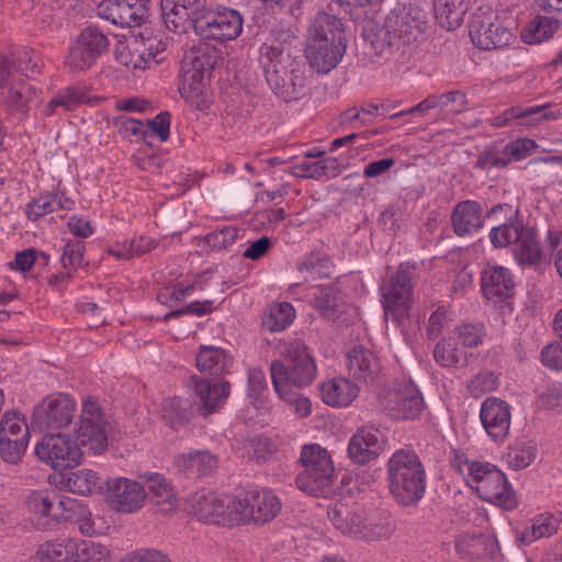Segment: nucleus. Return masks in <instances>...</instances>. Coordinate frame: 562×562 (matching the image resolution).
Wrapping results in <instances>:
<instances>
[{"label":"nucleus","mask_w":562,"mask_h":562,"mask_svg":"<svg viewBox=\"0 0 562 562\" xmlns=\"http://www.w3.org/2000/svg\"><path fill=\"white\" fill-rule=\"evenodd\" d=\"M426 27L422 9L397 3L385 15L382 24L372 22L363 27V38L371 48V64L387 65L392 72L407 68L413 56V45L423 38Z\"/></svg>","instance_id":"f257e3e1"},{"label":"nucleus","mask_w":562,"mask_h":562,"mask_svg":"<svg viewBox=\"0 0 562 562\" xmlns=\"http://www.w3.org/2000/svg\"><path fill=\"white\" fill-rule=\"evenodd\" d=\"M259 64L272 92L285 102L297 100L305 90L306 65L292 54L286 41L272 40L261 45Z\"/></svg>","instance_id":"f03ea898"},{"label":"nucleus","mask_w":562,"mask_h":562,"mask_svg":"<svg viewBox=\"0 0 562 562\" xmlns=\"http://www.w3.org/2000/svg\"><path fill=\"white\" fill-rule=\"evenodd\" d=\"M340 498L329 506L328 516L345 533L368 541L389 539L396 525L387 512L366 509L353 501V494H339Z\"/></svg>","instance_id":"7ed1b4c3"},{"label":"nucleus","mask_w":562,"mask_h":562,"mask_svg":"<svg viewBox=\"0 0 562 562\" xmlns=\"http://www.w3.org/2000/svg\"><path fill=\"white\" fill-rule=\"evenodd\" d=\"M221 59V50L209 44L194 45L184 52L178 90L182 98L198 109L206 104L205 94L212 71Z\"/></svg>","instance_id":"20e7f679"},{"label":"nucleus","mask_w":562,"mask_h":562,"mask_svg":"<svg viewBox=\"0 0 562 562\" xmlns=\"http://www.w3.org/2000/svg\"><path fill=\"white\" fill-rule=\"evenodd\" d=\"M413 270L407 262H403L380 285L385 321L398 327L408 344L414 340L415 329L418 328V322H412L408 314L413 295Z\"/></svg>","instance_id":"39448f33"},{"label":"nucleus","mask_w":562,"mask_h":562,"mask_svg":"<svg viewBox=\"0 0 562 562\" xmlns=\"http://www.w3.org/2000/svg\"><path fill=\"white\" fill-rule=\"evenodd\" d=\"M284 360L270 363V374L274 390L283 387H304L312 384L317 369L314 358L301 340L290 341L282 351Z\"/></svg>","instance_id":"423d86ee"},{"label":"nucleus","mask_w":562,"mask_h":562,"mask_svg":"<svg viewBox=\"0 0 562 562\" xmlns=\"http://www.w3.org/2000/svg\"><path fill=\"white\" fill-rule=\"evenodd\" d=\"M113 425L98 402L87 400L82 403L78 426L75 429L79 447L93 454H102L108 450L109 438Z\"/></svg>","instance_id":"0eeeda50"},{"label":"nucleus","mask_w":562,"mask_h":562,"mask_svg":"<svg viewBox=\"0 0 562 562\" xmlns=\"http://www.w3.org/2000/svg\"><path fill=\"white\" fill-rule=\"evenodd\" d=\"M243 30L240 13L220 4L206 5L193 31L202 40L224 42L235 40Z\"/></svg>","instance_id":"6e6552de"},{"label":"nucleus","mask_w":562,"mask_h":562,"mask_svg":"<svg viewBox=\"0 0 562 562\" xmlns=\"http://www.w3.org/2000/svg\"><path fill=\"white\" fill-rule=\"evenodd\" d=\"M515 244L514 257L520 266H531L541 258V248L536 239V231L525 227L521 221L494 225V247Z\"/></svg>","instance_id":"1a4fd4ad"},{"label":"nucleus","mask_w":562,"mask_h":562,"mask_svg":"<svg viewBox=\"0 0 562 562\" xmlns=\"http://www.w3.org/2000/svg\"><path fill=\"white\" fill-rule=\"evenodd\" d=\"M187 503L189 513L204 524L237 526V497L233 494H192Z\"/></svg>","instance_id":"9d476101"},{"label":"nucleus","mask_w":562,"mask_h":562,"mask_svg":"<svg viewBox=\"0 0 562 562\" xmlns=\"http://www.w3.org/2000/svg\"><path fill=\"white\" fill-rule=\"evenodd\" d=\"M304 470L296 477L303 492H315L327 487L334 480V465L328 452L318 445H305L301 451Z\"/></svg>","instance_id":"9b49d317"},{"label":"nucleus","mask_w":562,"mask_h":562,"mask_svg":"<svg viewBox=\"0 0 562 562\" xmlns=\"http://www.w3.org/2000/svg\"><path fill=\"white\" fill-rule=\"evenodd\" d=\"M108 36L97 26L89 25L78 35L66 56V66L70 71L89 69L109 48Z\"/></svg>","instance_id":"f8f14e48"},{"label":"nucleus","mask_w":562,"mask_h":562,"mask_svg":"<svg viewBox=\"0 0 562 562\" xmlns=\"http://www.w3.org/2000/svg\"><path fill=\"white\" fill-rule=\"evenodd\" d=\"M75 409L76 402L68 395L59 393L47 396L34 407L32 427L41 431L67 427L72 420Z\"/></svg>","instance_id":"ddd939ff"},{"label":"nucleus","mask_w":562,"mask_h":562,"mask_svg":"<svg viewBox=\"0 0 562 562\" xmlns=\"http://www.w3.org/2000/svg\"><path fill=\"white\" fill-rule=\"evenodd\" d=\"M35 453L55 471H64L77 467L83 451L69 436L57 434L44 436L36 445Z\"/></svg>","instance_id":"4468645a"},{"label":"nucleus","mask_w":562,"mask_h":562,"mask_svg":"<svg viewBox=\"0 0 562 562\" xmlns=\"http://www.w3.org/2000/svg\"><path fill=\"white\" fill-rule=\"evenodd\" d=\"M389 477L391 485L402 487L404 492H424L426 487L424 465L412 451L398 450L391 457Z\"/></svg>","instance_id":"2eb2a0df"},{"label":"nucleus","mask_w":562,"mask_h":562,"mask_svg":"<svg viewBox=\"0 0 562 562\" xmlns=\"http://www.w3.org/2000/svg\"><path fill=\"white\" fill-rule=\"evenodd\" d=\"M150 0H102L98 14L121 27H139L149 21Z\"/></svg>","instance_id":"dca6fc26"},{"label":"nucleus","mask_w":562,"mask_h":562,"mask_svg":"<svg viewBox=\"0 0 562 562\" xmlns=\"http://www.w3.org/2000/svg\"><path fill=\"white\" fill-rule=\"evenodd\" d=\"M189 381L198 412L204 417L223 407L231 394V384L223 378H203L193 374Z\"/></svg>","instance_id":"f3484780"},{"label":"nucleus","mask_w":562,"mask_h":562,"mask_svg":"<svg viewBox=\"0 0 562 562\" xmlns=\"http://www.w3.org/2000/svg\"><path fill=\"white\" fill-rule=\"evenodd\" d=\"M382 405L393 419H415L425 407L424 398L413 382H401L389 390Z\"/></svg>","instance_id":"a211bd4d"},{"label":"nucleus","mask_w":562,"mask_h":562,"mask_svg":"<svg viewBox=\"0 0 562 562\" xmlns=\"http://www.w3.org/2000/svg\"><path fill=\"white\" fill-rule=\"evenodd\" d=\"M206 0H160V10L165 25L178 34L194 27L198 18L205 10Z\"/></svg>","instance_id":"6ab92c4d"},{"label":"nucleus","mask_w":562,"mask_h":562,"mask_svg":"<svg viewBox=\"0 0 562 562\" xmlns=\"http://www.w3.org/2000/svg\"><path fill=\"white\" fill-rule=\"evenodd\" d=\"M237 526L247 522L266 524L281 510V502L274 494H245L237 497Z\"/></svg>","instance_id":"aec40b11"},{"label":"nucleus","mask_w":562,"mask_h":562,"mask_svg":"<svg viewBox=\"0 0 562 562\" xmlns=\"http://www.w3.org/2000/svg\"><path fill=\"white\" fill-rule=\"evenodd\" d=\"M347 368L355 381L368 384L379 378L382 366L373 351L358 345L347 353Z\"/></svg>","instance_id":"412c9836"},{"label":"nucleus","mask_w":562,"mask_h":562,"mask_svg":"<svg viewBox=\"0 0 562 562\" xmlns=\"http://www.w3.org/2000/svg\"><path fill=\"white\" fill-rule=\"evenodd\" d=\"M454 550L467 562H481L492 553V535L475 530L461 532L454 538Z\"/></svg>","instance_id":"4be33fe9"},{"label":"nucleus","mask_w":562,"mask_h":562,"mask_svg":"<svg viewBox=\"0 0 562 562\" xmlns=\"http://www.w3.org/2000/svg\"><path fill=\"white\" fill-rule=\"evenodd\" d=\"M25 505L31 522L38 530H49L57 525L58 494H29Z\"/></svg>","instance_id":"5701e85b"},{"label":"nucleus","mask_w":562,"mask_h":562,"mask_svg":"<svg viewBox=\"0 0 562 562\" xmlns=\"http://www.w3.org/2000/svg\"><path fill=\"white\" fill-rule=\"evenodd\" d=\"M347 44L312 43L308 42L305 53L310 67L317 74H328L333 70L346 52Z\"/></svg>","instance_id":"b1692460"},{"label":"nucleus","mask_w":562,"mask_h":562,"mask_svg":"<svg viewBox=\"0 0 562 562\" xmlns=\"http://www.w3.org/2000/svg\"><path fill=\"white\" fill-rule=\"evenodd\" d=\"M381 450L379 430L373 427H362L351 437L348 456L353 462L364 464L378 458Z\"/></svg>","instance_id":"393cba45"},{"label":"nucleus","mask_w":562,"mask_h":562,"mask_svg":"<svg viewBox=\"0 0 562 562\" xmlns=\"http://www.w3.org/2000/svg\"><path fill=\"white\" fill-rule=\"evenodd\" d=\"M232 364L233 357L221 347L200 346L195 355V366L200 373L213 378L228 373Z\"/></svg>","instance_id":"a878e982"},{"label":"nucleus","mask_w":562,"mask_h":562,"mask_svg":"<svg viewBox=\"0 0 562 562\" xmlns=\"http://www.w3.org/2000/svg\"><path fill=\"white\" fill-rule=\"evenodd\" d=\"M451 223L458 236L477 232L484 224L481 204L471 200L458 203L452 211Z\"/></svg>","instance_id":"bb28decb"},{"label":"nucleus","mask_w":562,"mask_h":562,"mask_svg":"<svg viewBox=\"0 0 562 562\" xmlns=\"http://www.w3.org/2000/svg\"><path fill=\"white\" fill-rule=\"evenodd\" d=\"M312 43H340L346 44V35L342 22L327 12H319L312 21L310 27Z\"/></svg>","instance_id":"cd10ccee"},{"label":"nucleus","mask_w":562,"mask_h":562,"mask_svg":"<svg viewBox=\"0 0 562 562\" xmlns=\"http://www.w3.org/2000/svg\"><path fill=\"white\" fill-rule=\"evenodd\" d=\"M171 492L173 486L171 482L161 473L144 472L139 473L135 480L123 476H115V485L113 492Z\"/></svg>","instance_id":"c85d7f7f"},{"label":"nucleus","mask_w":562,"mask_h":562,"mask_svg":"<svg viewBox=\"0 0 562 562\" xmlns=\"http://www.w3.org/2000/svg\"><path fill=\"white\" fill-rule=\"evenodd\" d=\"M476 11L473 13L469 26V33L475 47L482 50L492 48V13L488 3L484 0H475Z\"/></svg>","instance_id":"c756f323"},{"label":"nucleus","mask_w":562,"mask_h":562,"mask_svg":"<svg viewBox=\"0 0 562 562\" xmlns=\"http://www.w3.org/2000/svg\"><path fill=\"white\" fill-rule=\"evenodd\" d=\"M561 522V512L539 514L530 520L529 526L517 535V540L529 544L541 538L551 537L558 532Z\"/></svg>","instance_id":"7c9ffc66"},{"label":"nucleus","mask_w":562,"mask_h":562,"mask_svg":"<svg viewBox=\"0 0 562 562\" xmlns=\"http://www.w3.org/2000/svg\"><path fill=\"white\" fill-rule=\"evenodd\" d=\"M67 492H108L114 491V477H100L92 470H78L66 474Z\"/></svg>","instance_id":"2f4dec72"},{"label":"nucleus","mask_w":562,"mask_h":562,"mask_svg":"<svg viewBox=\"0 0 562 562\" xmlns=\"http://www.w3.org/2000/svg\"><path fill=\"white\" fill-rule=\"evenodd\" d=\"M358 394L359 386L344 378L324 382L321 386L323 402L335 407L348 406Z\"/></svg>","instance_id":"473e14b6"},{"label":"nucleus","mask_w":562,"mask_h":562,"mask_svg":"<svg viewBox=\"0 0 562 562\" xmlns=\"http://www.w3.org/2000/svg\"><path fill=\"white\" fill-rule=\"evenodd\" d=\"M469 0H434L436 18L447 30H456L463 21Z\"/></svg>","instance_id":"72a5a7b5"},{"label":"nucleus","mask_w":562,"mask_h":562,"mask_svg":"<svg viewBox=\"0 0 562 562\" xmlns=\"http://www.w3.org/2000/svg\"><path fill=\"white\" fill-rule=\"evenodd\" d=\"M560 26L549 14H538L522 29L520 37L527 44H540L552 37Z\"/></svg>","instance_id":"f704fd0d"},{"label":"nucleus","mask_w":562,"mask_h":562,"mask_svg":"<svg viewBox=\"0 0 562 562\" xmlns=\"http://www.w3.org/2000/svg\"><path fill=\"white\" fill-rule=\"evenodd\" d=\"M515 283L512 273L504 267H494V307L499 306L512 312L513 299L515 295Z\"/></svg>","instance_id":"c9c22d12"},{"label":"nucleus","mask_w":562,"mask_h":562,"mask_svg":"<svg viewBox=\"0 0 562 562\" xmlns=\"http://www.w3.org/2000/svg\"><path fill=\"white\" fill-rule=\"evenodd\" d=\"M162 418L175 429L187 425L193 417L192 405L181 397H167L161 404Z\"/></svg>","instance_id":"e433bc0d"},{"label":"nucleus","mask_w":562,"mask_h":562,"mask_svg":"<svg viewBox=\"0 0 562 562\" xmlns=\"http://www.w3.org/2000/svg\"><path fill=\"white\" fill-rule=\"evenodd\" d=\"M293 173L296 177L319 180L334 178L339 175V162L336 158L327 157L318 161H301L294 166Z\"/></svg>","instance_id":"4c0bfd02"},{"label":"nucleus","mask_w":562,"mask_h":562,"mask_svg":"<svg viewBox=\"0 0 562 562\" xmlns=\"http://www.w3.org/2000/svg\"><path fill=\"white\" fill-rule=\"evenodd\" d=\"M87 99L86 91L79 87L71 86L60 89L44 109L46 116L54 115L58 108L64 111H72Z\"/></svg>","instance_id":"58836bf2"},{"label":"nucleus","mask_w":562,"mask_h":562,"mask_svg":"<svg viewBox=\"0 0 562 562\" xmlns=\"http://www.w3.org/2000/svg\"><path fill=\"white\" fill-rule=\"evenodd\" d=\"M217 465V460L209 452H194L182 456L177 460V467L187 474L204 476L210 474Z\"/></svg>","instance_id":"ea45409f"},{"label":"nucleus","mask_w":562,"mask_h":562,"mask_svg":"<svg viewBox=\"0 0 562 562\" xmlns=\"http://www.w3.org/2000/svg\"><path fill=\"white\" fill-rule=\"evenodd\" d=\"M37 562H75V547L69 542L46 541L38 546Z\"/></svg>","instance_id":"a19ab883"},{"label":"nucleus","mask_w":562,"mask_h":562,"mask_svg":"<svg viewBox=\"0 0 562 562\" xmlns=\"http://www.w3.org/2000/svg\"><path fill=\"white\" fill-rule=\"evenodd\" d=\"M295 311L288 302L272 305L262 317V326L271 333L284 330L294 319Z\"/></svg>","instance_id":"79ce46f5"},{"label":"nucleus","mask_w":562,"mask_h":562,"mask_svg":"<svg viewBox=\"0 0 562 562\" xmlns=\"http://www.w3.org/2000/svg\"><path fill=\"white\" fill-rule=\"evenodd\" d=\"M158 241L151 237L138 236L122 244H116L109 249V252L119 259H130L134 256H142L156 248Z\"/></svg>","instance_id":"37998d69"},{"label":"nucleus","mask_w":562,"mask_h":562,"mask_svg":"<svg viewBox=\"0 0 562 562\" xmlns=\"http://www.w3.org/2000/svg\"><path fill=\"white\" fill-rule=\"evenodd\" d=\"M33 90L26 86L23 80L19 81L18 87L9 86V90L4 98V103L10 113H20L26 116L29 103L33 97Z\"/></svg>","instance_id":"c03bdc74"},{"label":"nucleus","mask_w":562,"mask_h":562,"mask_svg":"<svg viewBox=\"0 0 562 562\" xmlns=\"http://www.w3.org/2000/svg\"><path fill=\"white\" fill-rule=\"evenodd\" d=\"M537 457V446L531 442H517L509 447L504 454L503 460L514 470H520L529 467Z\"/></svg>","instance_id":"a18cd8bd"},{"label":"nucleus","mask_w":562,"mask_h":562,"mask_svg":"<svg viewBox=\"0 0 562 562\" xmlns=\"http://www.w3.org/2000/svg\"><path fill=\"white\" fill-rule=\"evenodd\" d=\"M537 148L535 140L519 138L504 146V157L494 155V167H505L512 159L521 160Z\"/></svg>","instance_id":"49530a36"},{"label":"nucleus","mask_w":562,"mask_h":562,"mask_svg":"<svg viewBox=\"0 0 562 562\" xmlns=\"http://www.w3.org/2000/svg\"><path fill=\"white\" fill-rule=\"evenodd\" d=\"M148 494H105V503L110 509L121 514L138 512L145 504Z\"/></svg>","instance_id":"de8ad7c7"},{"label":"nucleus","mask_w":562,"mask_h":562,"mask_svg":"<svg viewBox=\"0 0 562 562\" xmlns=\"http://www.w3.org/2000/svg\"><path fill=\"white\" fill-rule=\"evenodd\" d=\"M54 515L57 516L58 524L60 520L76 522L82 520L83 517L91 516V513L82 502L58 494V512Z\"/></svg>","instance_id":"09e8293b"},{"label":"nucleus","mask_w":562,"mask_h":562,"mask_svg":"<svg viewBox=\"0 0 562 562\" xmlns=\"http://www.w3.org/2000/svg\"><path fill=\"white\" fill-rule=\"evenodd\" d=\"M339 293V290L335 286H322L313 299V306L322 316L330 318L340 308Z\"/></svg>","instance_id":"8fccbe9b"},{"label":"nucleus","mask_w":562,"mask_h":562,"mask_svg":"<svg viewBox=\"0 0 562 562\" xmlns=\"http://www.w3.org/2000/svg\"><path fill=\"white\" fill-rule=\"evenodd\" d=\"M544 106H530L521 111L520 109L510 108L504 112L503 116L494 117V126L499 127L506 125L513 119L529 117L536 114H540L535 121L537 123L541 121L557 120L560 113L553 111H543Z\"/></svg>","instance_id":"3c124183"},{"label":"nucleus","mask_w":562,"mask_h":562,"mask_svg":"<svg viewBox=\"0 0 562 562\" xmlns=\"http://www.w3.org/2000/svg\"><path fill=\"white\" fill-rule=\"evenodd\" d=\"M461 350L454 338L441 339L434 348V358L442 367H454L461 358Z\"/></svg>","instance_id":"603ef678"},{"label":"nucleus","mask_w":562,"mask_h":562,"mask_svg":"<svg viewBox=\"0 0 562 562\" xmlns=\"http://www.w3.org/2000/svg\"><path fill=\"white\" fill-rule=\"evenodd\" d=\"M30 431L25 429L21 437L0 439V452L5 462L15 464L26 450Z\"/></svg>","instance_id":"864d4df0"},{"label":"nucleus","mask_w":562,"mask_h":562,"mask_svg":"<svg viewBox=\"0 0 562 562\" xmlns=\"http://www.w3.org/2000/svg\"><path fill=\"white\" fill-rule=\"evenodd\" d=\"M510 418V406L505 401L494 397V441L507 438Z\"/></svg>","instance_id":"5fc2aeb1"},{"label":"nucleus","mask_w":562,"mask_h":562,"mask_svg":"<svg viewBox=\"0 0 562 562\" xmlns=\"http://www.w3.org/2000/svg\"><path fill=\"white\" fill-rule=\"evenodd\" d=\"M110 557V550L101 543L83 541L75 548V562H109Z\"/></svg>","instance_id":"6e6d98bb"},{"label":"nucleus","mask_w":562,"mask_h":562,"mask_svg":"<svg viewBox=\"0 0 562 562\" xmlns=\"http://www.w3.org/2000/svg\"><path fill=\"white\" fill-rule=\"evenodd\" d=\"M437 108L442 112L459 114L468 109V99L462 90H451L440 95H435Z\"/></svg>","instance_id":"4d7b16f0"},{"label":"nucleus","mask_w":562,"mask_h":562,"mask_svg":"<svg viewBox=\"0 0 562 562\" xmlns=\"http://www.w3.org/2000/svg\"><path fill=\"white\" fill-rule=\"evenodd\" d=\"M58 192H46L38 198L33 199L26 206V216L31 221H37L40 217L56 211V198Z\"/></svg>","instance_id":"13d9d810"},{"label":"nucleus","mask_w":562,"mask_h":562,"mask_svg":"<svg viewBox=\"0 0 562 562\" xmlns=\"http://www.w3.org/2000/svg\"><path fill=\"white\" fill-rule=\"evenodd\" d=\"M239 229L235 226H224L204 236V241L215 250L227 249L238 238Z\"/></svg>","instance_id":"bf43d9fd"},{"label":"nucleus","mask_w":562,"mask_h":562,"mask_svg":"<svg viewBox=\"0 0 562 562\" xmlns=\"http://www.w3.org/2000/svg\"><path fill=\"white\" fill-rule=\"evenodd\" d=\"M35 52L27 47H21L11 53L10 59L16 72L29 76L36 72L37 61L34 60Z\"/></svg>","instance_id":"052dcab7"},{"label":"nucleus","mask_w":562,"mask_h":562,"mask_svg":"<svg viewBox=\"0 0 562 562\" xmlns=\"http://www.w3.org/2000/svg\"><path fill=\"white\" fill-rule=\"evenodd\" d=\"M85 243L81 240H70L68 241L61 255L63 267L66 270H77L78 267L81 266L83 261L85 255Z\"/></svg>","instance_id":"680f3d73"},{"label":"nucleus","mask_w":562,"mask_h":562,"mask_svg":"<svg viewBox=\"0 0 562 562\" xmlns=\"http://www.w3.org/2000/svg\"><path fill=\"white\" fill-rule=\"evenodd\" d=\"M458 339L464 347H476L486 336V329L482 324H462L456 329Z\"/></svg>","instance_id":"e2e57ef3"},{"label":"nucleus","mask_w":562,"mask_h":562,"mask_svg":"<svg viewBox=\"0 0 562 562\" xmlns=\"http://www.w3.org/2000/svg\"><path fill=\"white\" fill-rule=\"evenodd\" d=\"M280 398L294 407L295 413L300 417H307L311 414V401L302 394L294 392L292 387H283L282 390H274Z\"/></svg>","instance_id":"0e129e2a"},{"label":"nucleus","mask_w":562,"mask_h":562,"mask_svg":"<svg viewBox=\"0 0 562 562\" xmlns=\"http://www.w3.org/2000/svg\"><path fill=\"white\" fill-rule=\"evenodd\" d=\"M29 430L24 419H20L14 413H5L0 420V439L21 437Z\"/></svg>","instance_id":"69168bd1"},{"label":"nucleus","mask_w":562,"mask_h":562,"mask_svg":"<svg viewBox=\"0 0 562 562\" xmlns=\"http://www.w3.org/2000/svg\"><path fill=\"white\" fill-rule=\"evenodd\" d=\"M121 562H170V560L162 551L142 548L128 552Z\"/></svg>","instance_id":"338daca9"},{"label":"nucleus","mask_w":562,"mask_h":562,"mask_svg":"<svg viewBox=\"0 0 562 562\" xmlns=\"http://www.w3.org/2000/svg\"><path fill=\"white\" fill-rule=\"evenodd\" d=\"M541 362L544 367L562 371V344L559 341L550 342L541 350Z\"/></svg>","instance_id":"774afa93"}]
</instances>
